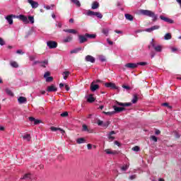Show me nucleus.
I'll use <instances>...</instances> for the list:
<instances>
[{"mask_svg": "<svg viewBox=\"0 0 181 181\" xmlns=\"http://www.w3.org/2000/svg\"><path fill=\"white\" fill-rule=\"evenodd\" d=\"M35 59H36V57H35V56H33V55L30 56V60L31 62H33V60H35Z\"/></svg>", "mask_w": 181, "mask_h": 181, "instance_id": "61", "label": "nucleus"}, {"mask_svg": "<svg viewBox=\"0 0 181 181\" xmlns=\"http://www.w3.org/2000/svg\"><path fill=\"white\" fill-rule=\"evenodd\" d=\"M122 88H125L126 90H131V88L129 86L123 85Z\"/></svg>", "mask_w": 181, "mask_h": 181, "instance_id": "59", "label": "nucleus"}, {"mask_svg": "<svg viewBox=\"0 0 181 181\" xmlns=\"http://www.w3.org/2000/svg\"><path fill=\"white\" fill-rule=\"evenodd\" d=\"M124 16L127 21H134V16L131 14L126 13Z\"/></svg>", "mask_w": 181, "mask_h": 181, "instance_id": "30", "label": "nucleus"}, {"mask_svg": "<svg viewBox=\"0 0 181 181\" xmlns=\"http://www.w3.org/2000/svg\"><path fill=\"white\" fill-rule=\"evenodd\" d=\"M28 119H29V121H30L31 122H35V120L36 119H35V117H30L28 118Z\"/></svg>", "mask_w": 181, "mask_h": 181, "instance_id": "60", "label": "nucleus"}, {"mask_svg": "<svg viewBox=\"0 0 181 181\" xmlns=\"http://www.w3.org/2000/svg\"><path fill=\"white\" fill-rule=\"evenodd\" d=\"M16 17L19 18L20 21H22L23 22H24V23H29V20H28V17H26V16L21 14Z\"/></svg>", "mask_w": 181, "mask_h": 181, "instance_id": "9", "label": "nucleus"}, {"mask_svg": "<svg viewBox=\"0 0 181 181\" xmlns=\"http://www.w3.org/2000/svg\"><path fill=\"white\" fill-rule=\"evenodd\" d=\"M108 125H110V122H106L105 123H103L102 124V127H105V128H107Z\"/></svg>", "mask_w": 181, "mask_h": 181, "instance_id": "56", "label": "nucleus"}, {"mask_svg": "<svg viewBox=\"0 0 181 181\" xmlns=\"http://www.w3.org/2000/svg\"><path fill=\"white\" fill-rule=\"evenodd\" d=\"M16 53H17L18 54H25V52H23V51H22V49H18V50L16 51Z\"/></svg>", "mask_w": 181, "mask_h": 181, "instance_id": "55", "label": "nucleus"}, {"mask_svg": "<svg viewBox=\"0 0 181 181\" xmlns=\"http://www.w3.org/2000/svg\"><path fill=\"white\" fill-rule=\"evenodd\" d=\"M85 35H86V39H95V37H97V35L95 34L86 33Z\"/></svg>", "mask_w": 181, "mask_h": 181, "instance_id": "23", "label": "nucleus"}, {"mask_svg": "<svg viewBox=\"0 0 181 181\" xmlns=\"http://www.w3.org/2000/svg\"><path fill=\"white\" fill-rule=\"evenodd\" d=\"M107 42L108 43V45H110V46H112L114 45V42L111 40H110V39H107Z\"/></svg>", "mask_w": 181, "mask_h": 181, "instance_id": "57", "label": "nucleus"}, {"mask_svg": "<svg viewBox=\"0 0 181 181\" xmlns=\"http://www.w3.org/2000/svg\"><path fill=\"white\" fill-rule=\"evenodd\" d=\"M38 124H42V120L35 119V120H34V125H38Z\"/></svg>", "mask_w": 181, "mask_h": 181, "instance_id": "44", "label": "nucleus"}, {"mask_svg": "<svg viewBox=\"0 0 181 181\" xmlns=\"http://www.w3.org/2000/svg\"><path fill=\"white\" fill-rule=\"evenodd\" d=\"M104 122L102 120H98V125H99V127H103V124Z\"/></svg>", "mask_w": 181, "mask_h": 181, "instance_id": "58", "label": "nucleus"}, {"mask_svg": "<svg viewBox=\"0 0 181 181\" xmlns=\"http://www.w3.org/2000/svg\"><path fill=\"white\" fill-rule=\"evenodd\" d=\"M137 102H138V96L136 95H134L133 99L132 100V103L133 104H136Z\"/></svg>", "mask_w": 181, "mask_h": 181, "instance_id": "36", "label": "nucleus"}, {"mask_svg": "<svg viewBox=\"0 0 181 181\" xmlns=\"http://www.w3.org/2000/svg\"><path fill=\"white\" fill-rule=\"evenodd\" d=\"M102 33H103V35H105L106 36H108V33H110V30L108 28H103L102 30Z\"/></svg>", "mask_w": 181, "mask_h": 181, "instance_id": "33", "label": "nucleus"}, {"mask_svg": "<svg viewBox=\"0 0 181 181\" xmlns=\"http://www.w3.org/2000/svg\"><path fill=\"white\" fill-rule=\"evenodd\" d=\"M151 47H153L155 52H157V53H160V52H162V49H163L162 45H157L153 39L151 40L150 45H148V49L151 50Z\"/></svg>", "mask_w": 181, "mask_h": 181, "instance_id": "2", "label": "nucleus"}, {"mask_svg": "<svg viewBox=\"0 0 181 181\" xmlns=\"http://www.w3.org/2000/svg\"><path fill=\"white\" fill-rule=\"evenodd\" d=\"M94 83H95V81H93L90 84L91 91H96L97 90H98V88H100V86L97 84H94Z\"/></svg>", "mask_w": 181, "mask_h": 181, "instance_id": "14", "label": "nucleus"}, {"mask_svg": "<svg viewBox=\"0 0 181 181\" xmlns=\"http://www.w3.org/2000/svg\"><path fill=\"white\" fill-rule=\"evenodd\" d=\"M12 18H16V16L10 15L5 17V19H6L9 25H12L13 23V20L12 19Z\"/></svg>", "mask_w": 181, "mask_h": 181, "instance_id": "10", "label": "nucleus"}, {"mask_svg": "<svg viewBox=\"0 0 181 181\" xmlns=\"http://www.w3.org/2000/svg\"><path fill=\"white\" fill-rule=\"evenodd\" d=\"M71 2H72V4H74L75 5H76V6H78V8H80V6H81V4L80 3V1H78V0H71Z\"/></svg>", "mask_w": 181, "mask_h": 181, "instance_id": "29", "label": "nucleus"}, {"mask_svg": "<svg viewBox=\"0 0 181 181\" xmlns=\"http://www.w3.org/2000/svg\"><path fill=\"white\" fill-rule=\"evenodd\" d=\"M11 67H13L14 69H18V67H19V65L18 64V62H11Z\"/></svg>", "mask_w": 181, "mask_h": 181, "instance_id": "32", "label": "nucleus"}, {"mask_svg": "<svg viewBox=\"0 0 181 181\" xmlns=\"http://www.w3.org/2000/svg\"><path fill=\"white\" fill-rule=\"evenodd\" d=\"M68 115H69V112H64L61 114V117H68Z\"/></svg>", "mask_w": 181, "mask_h": 181, "instance_id": "54", "label": "nucleus"}, {"mask_svg": "<svg viewBox=\"0 0 181 181\" xmlns=\"http://www.w3.org/2000/svg\"><path fill=\"white\" fill-rule=\"evenodd\" d=\"M115 144L117 145V146H118L119 147L121 146V143L119 142L118 141H115Z\"/></svg>", "mask_w": 181, "mask_h": 181, "instance_id": "63", "label": "nucleus"}, {"mask_svg": "<svg viewBox=\"0 0 181 181\" xmlns=\"http://www.w3.org/2000/svg\"><path fill=\"white\" fill-rule=\"evenodd\" d=\"M87 148H88V150H90V149H91V148H93V145L88 144L87 145Z\"/></svg>", "mask_w": 181, "mask_h": 181, "instance_id": "64", "label": "nucleus"}, {"mask_svg": "<svg viewBox=\"0 0 181 181\" xmlns=\"http://www.w3.org/2000/svg\"><path fill=\"white\" fill-rule=\"evenodd\" d=\"M129 168V165H124L121 168V170H122L123 172H125L126 170H128Z\"/></svg>", "mask_w": 181, "mask_h": 181, "instance_id": "40", "label": "nucleus"}, {"mask_svg": "<svg viewBox=\"0 0 181 181\" xmlns=\"http://www.w3.org/2000/svg\"><path fill=\"white\" fill-rule=\"evenodd\" d=\"M163 107H168V108H172V106L169 105V103H162Z\"/></svg>", "mask_w": 181, "mask_h": 181, "instance_id": "49", "label": "nucleus"}, {"mask_svg": "<svg viewBox=\"0 0 181 181\" xmlns=\"http://www.w3.org/2000/svg\"><path fill=\"white\" fill-rule=\"evenodd\" d=\"M47 46H48L49 49H56V47H57V42L54 41H48L47 42Z\"/></svg>", "mask_w": 181, "mask_h": 181, "instance_id": "5", "label": "nucleus"}, {"mask_svg": "<svg viewBox=\"0 0 181 181\" xmlns=\"http://www.w3.org/2000/svg\"><path fill=\"white\" fill-rule=\"evenodd\" d=\"M98 8H100V3H98V1H94L92 4L91 8L92 9H98Z\"/></svg>", "mask_w": 181, "mask_h": 181, "instance_id": "20", "label": "nucleus"}, {"mask_svg": "<svg viewBox=\"0 0 181 181\" xmlns=\"http://www.w3.org/2000/svg\"><path fill=\"white\" fill-rule=\"evenodd\" d=\"M47 91L48 93H54L57 91V88L54 85H51L50 86H48L47 88Z\"/></svg>", "mask_w": 181, "mask_h": 181, "instance_id": "12", "label": "nucleus"}, {"mask_svg": "<svg viewBox=\"0 0 181 181\" xmlns=\"http://www.w3.org/2000/svg\"><path fill=\"white\" fill-rule=\"evenodd\" d=\"M86 15L87 16H96L98 19H103V14L100 12H94L91 10H88Z\"/></svg>", "mask_w": 181, "mask_h": 181, "instance_id": "3", "label": "nucleus"}, {"mask_svg": "<svg viewBox=\"0 0 181 181\" xmlns=\"http://www.w3.org/2000/svg\"><path fill=\"white\" fill-rule=\"evenodd\" d=\"M81 50H83V48L78 47V48L71 50L70 53H71V54H73L74 53H78V52H81Z\"/></svg>", "mask_w": 181, "mask_h": 181, "instance_id": "27", "label": "nucleus"}, {"mask_svg": "<svg viewBox=\"0 0 181 181\" xmlns=\"http://www.w3.org/2000/svg\"><path fill=\"white\" fill-rule=\"evenodd\" d=\"M160 19H161V21H164V22H167V23H174L173 20L169 18L165 17L163 16H160Z\"/></svg>", "mask_w": 181, "mask_h": 181, "instance_id": "13", "label": "nucleus"}, {"mask_svg": "<svg viewBox=\"0 0 181 181\" xmlns=\"http://www.w3.org/2000/svg\"><path fill=\"white\" fill-rule=\"evenodd\" d=\"M139 13H141V15H144V16H148L149 18H152L153 22H156V21H158V15L155 14V13L152 11L140 10Z\"/></svg>", "mask_w": 181, "mask_h": 181, "instance_id": "1", "label": "nucleus"}, {"mask_svg": "<svg viewBox=\"0 0 181 181\" xmlns=\"http://www.w3.org/2000/svg\"><path fill=\"white\" fill-rule=\"evenodd\" d=\"M136 64H137V67H138L139 66H146L148 64V63H146V62H138V63H136Z\"/></svg>", "mask_w": 181, "mask_h": 181, "instance_id": "45", "label": "nucleus"}, {"mask_svg": "<svg viewBox=\"0 0 181 181\" xmlns=\"http://www.w3.org/2000/svg\"><path fill=\"white\" fill-rule=\"evenodd\" d=\"M105 152L107 154V155H117V152L116 151H110V149H106L105 150Z\"/></svg>", "mask_w": 181, "mask_h": 181, "instance_id": "26", "label": "nucleus"}, {"mask_svg": "<svg viewBox=\"0 0 181 181\" xmlns=\"http://www.w3.org/2000/svg\"><path fill=\"white\" fill-rule=\"evenodd\" d=\"M165 40H170L172 39V34L171 33H166L164 36Z\"/></svg>", "mask_w": 181, "mask_h": 181, "instance_id": "31", "label": "nucleus"}, {"mask_svg": "<svg viewBox=\"0 0 181 181\" xmlns=\"http://www.w3.org/2000/svg\"><path fill=\"white\" fill-rule=\"evenodd\" d=\"M5 45V41L4 40V39H2V37H0V46H4Z\"/></svg>", "mask_w": 181, "mask_h": 181, "instance_id": "52", "label": "nucleus"}, {"mask_svg": "<svg viewBox=\"0 0 181 181\" xmlns=\"http://www.w3.org/2000/svg\"><path fill=\"white\" fill-rule=\"evenodd\" d=\"M116 104L117 105H119L120 107H129V106L132 105V103H119L117 101H116Z\"/></svg>", "mask_w": 181, "mask_h": 181, "instance_id": "17", "label": "nucleus"}, {"mask_svg": "<svg viewBox=\"0 0 181 181\" xmlns=\"http://www.w3.org/2000/svg\"><path fill=\"white\" fill-rule=\"evenodd\" d=\"M23 139H25V141H28V142H29L31 139L30 137V134H25L23 136Z\"/></svg>", "mask_w": 181, "mask_h": 181, "instance_id": "35", "label": "nucleus"}, {"mask_svg": "<svg viewBox=\"0 0 181 181\" xmlns=\"http://www.w3.org/2000/svg\"><path fill=\"white\" fill-rule=\"evenodd\" d=\"M78 37L79 43L81 44L86 43V42H87V37L86 36V34L84 35H79Z\"/></svg>", "mask_w": 181, "mask_h": 181, "instance_id": "11", "label": "nucleus"}, {"mask_svg": "<svg viewBox=\"0 0 181 181\" xmlns=\"http://www.w3.org/2000/svg\"><path fill=\"white\" fill-rule=\"evenodd\" d=\"M19 104H26L28 103V99L25 97L21 96L18 98Z\"/></svg>", "mask_w": 181, "mask_h": 181, "instance_id": "16", "label": "nucleus"}, {"mask_svg": "<svg viewBox=\"0 0 181 181\" xmlns=\"http://www.w3.org/2000/svg\"><path fill=\"white\" fill-rule=\"evenodd\" d=\"M85 62H88L90 63H95V58L91 55H87L85 57Z\"/></svg>", "mask_w": 181, "mask_h": 181, "instance_id": "7", "label": "nucleus"}, {"mask_svg": "<svg viewBox=\"0 0 181 181\" xmlns=\"http://www.w3.org/2000/svg\"><path fill=\"white\" fill-rule=\"evenodd\" d=\"M71 40H73V36L69 35V36L66 37V38H64L63 40V42L64 43H69V42H71Z\"/></svg>", "mask_w": 181, "mask_h": 181, "instance_id": "24", "label": "nucleus"}, {"mask_svg": "<svg viewBox=\"0 0 181 181\" xmlns=\"http://www.w3.org/2000/svg\"><path fill=\"white\" fill-rule=\"evenodd\" d=\"M156 53L155 52V51H151L150 52V56L151 59H153V57H155Z\"/></svg>", "mask_w": 181, "mask_h": 181, "instance_id": "46", "label": "nucleus"}, {"mask_svg": "<svg viewBox=\"0 0 181 181\" xmlns=\"http://www.w3.org/2000/svg\"><path fill=\"white\" fill-rule=\"evenodd\" d=\"M59 129H60L54 127H51V131H52L53 132H56V131H59Z\"/></svg>", "mask_w": 181, "mask_h": 181, "instance_id": "53", "label": "nucleus"}, {"mask_svg": "<svg viewBox=\"0 0 181 181\" xmlns=\"http://www.w3.org/2000/svg\"><path fill=\"white\" fill-rule=\"evenodd\" d=\"M62 76L64 77V80H67V77L70 76V71H65L62 73Z\"/></svg>", "mask_w": 181, "mask_h": 181, "instance_id": "25", "label": "nucleus"}, {"mask_svg": "<svg viewBox=\"0 0 181 181\" xmlns=\"http://www.w3.org/2000/svg\"><path fill=\"white\" fill-rule=\"evenodd\" d=\"M28 21L32 24L35 23V18L32 16H28Z\"/></svg>", "mask_w": 181, "mask_h": 181, "instance_id": "39", "label": "nucleus"}, {"mask_svg": "<svg viewBox=\"0 0 181 181\" xmlns=\"http://www.w3.org/2000/svg\"><path fill=\"white\" fill-rule=\"evenodd\" d=\"M45 80H46L47 83H50V82L53 81V77L48 76V77L45 78Z\"/></svg>", "mask_w": 181, "mask_h": 181, "instance_id": "42", "label": "nucleus"}, {"mask_svg": "<svg viewBox=\"0 0 181 181\" xmlns=\"http://www.w3.org/2000/svg\"><path fill=\"white\" fill-rule=\"evenodd\" d=\"M115 131H112L108 134L107 136H108L109 141H114V139H115V137L112 136V135H115Z\"/></svg>", "mask_w": 181, "mask_h": 181, "instance_id": "18", "label": "nucleus"}, {"mask_svg": "<svg viewBox=\"0 0 181 181\" xmlns=\"http://www.w3.org/2000/svg\"><path fill=\"white\" fill-rule=\"evenodd\" d=\"M47 63H48V62L46 61V60L44 61V62H40L41 66H42V67H46V65H47Z\"/></svg>", "mask_w": 181, "mask_h": 181, "instance_id": "43", "label": "nucleus"}, {"mask_svg": "<svg viewBox=\"0 0 181 181\" xmlns=\"http://www.w3.org/2000/svg\"><path fill=\"white\" fill-rule=\"evenodd\" d=\"M105 86H106L107 88H112V90H118V87L115 86V83H105Z\"/></svg>", "mask_w": 181, "mask_h": 181, "instance_id": "6", "label": "nucleus"}, {"mask_svg": "<svg viewBox=\"0 0 181 181\" xmlns=\"http://www.w3.org/2000/svg\"><path fill=\"white\" fill-rule=\"evenodd\" d=\"M151 139L153 141V142H158V137L156 136H151Z\"/></svg>", "mask_w": 181, "mask_h": 181, "instance_id": "47", "label": "nucleus"}, {"mask_svg": "<svg viewBox=\"0 0 181 181\" xmlns=\"http://www.w3.org/2000/svg\"><path fill=\"white\" fill-rule=\"evenodd\" d=\"M86 98L88 103H94V101H95V98L93 97V94L89 95Z\"/></svg>", "mask_w": 181, "mask_h": 181, "instance_id": "22", "label": "nucleus"}, {"mask_svg": "<svg viewBox=\"0 0 181 181\" xmlns=\"http://www.w3.org/2000/svg\"><path fill=\"white\" fill-rule=\"evenodd\" d=\"M82 131L83 132H88V134H93L94 132V129L88 128V127L86 124L82 125Z\"/></svg>", "mask_w": 181, "mask_h": 181, "instance_id": "4", "label": "nucleus"}, {"mask_svg": "<svg viewBox=\"0 0 181 181\" xmlns=\"http://www.w3.org/2000/svg\"><path fill=\"white\" fill-rule=\"evenodd\" d=\"M6 94H8V95H10L11 97H13V93L12 92V90H11V89L6 88Z\"/></svg>", "mask_w": 181, "mask_h": 181, "instance_id": "37", "label": "nucleus"}, {"mask_svg": "<svg viewBox=\"0 0 181 181\" xmlns=\"http://www.w3.org/2000/svg\"><path fill=\"white\" fill-rule=\"evenodd\" d=\"M127 69H136L138 64L136 63H127L124 65Z\"/></svg>", "mask_w": 181, "mask_h": 181, "instance_id": "8", "label": "nucleus"}, {"mask_svg": "<svg viewBox=\"0 0 181 181\" xmlns=\"http://www.w3.org/2000/svg\"><path fill=\"white\" fill-rule=\"evenodd\" d=\"M160 27L159 25H154L150 28H146L145 30V32H148V33H151V32H153V30H158Z\"/></svg>", "mask_w": 181, "mask_h": 181, "instance_id": "15", "label": "nucleus"}, {"mask_svg": "<svg viewBox=\"0 0 181 181\" xmlns=\"http://www.w3.org/2000/svg\"><path fill=\"white\" fill-rule=\"evenodd\" d=\"M30 5H31L32 8L35 9L37 8V6H39V3H37V1H33L32 3H30Z\"/></svg>", "mask_w": 181, "mask_h": 181, "instance_id": "28", "label": "nucleus"}, {"mask_svg": "<svg viewBox=\"0 0 181 181\" xmlns=\"http://www.w3.org/2000/svg\"><path fill=\"white\" fill-rule=\"evenodd\" d=\"M21 179H24L25 180H30V174H25Z\"/></svg>", "mask_w": 181, "mask_h": 181, "instance_id": "38", "label": "nucleus"}, {"mask_svg": "<svg viewBox=\"0 0 181 181\" xmlns=\"http://www.w3.org/2000/svg\"><path fill=\"white\" fill-rule=\"evenodd\" d=\"M49 76H50V72L49 71H47L44 74V78H47V77H49Z\"/></svg>", "mask_w": 181, "mask_h": 181, "instance_id": "50", "label": "nucleus"}, {"mask_svg": "<svg viewBox=\"0 0 181 181\" xmlns=\"http://www.w3.org/2000/svg\"><path fill=\"white\" fill-rule=\"evenodd\" d=\"M86 142V139L84 138H79L77 139L76 143L77 144H84Z\"/></svg>", "mask_w": 181, "mask_h": 181, "instance_id": "34", "label": "nucleus"}, {"mask_svg": "<svg viewBox=\"0 0 181 181\" xmlns=\"http://www.w3.org/2000/svg\"><path fill=\"white\" fill-rule=\"evenodd\" d=\"M132 151H134L135 152H139V146H136L132 148Z\"/></svg>", "mask_w": 181, "mask_h": 181, "instance_id": "48", "label": "nucleus"}, {"mask_svg": "<svg viewBox=\"0 0 181 181\" xmlns=\"http://www.w3.org/2000/svg\"><path fill=\"white\" fill-rule=\"evenodd\" d=\"M113 108L115 110V112H122V111H125L124 107H118L116 105H114Z\"/></svg>", "mask_w": 181, "mask_h": 181, "instance_id": "19", "label": "nucleus"}, {"mask_svg": "<svg viewBox=\"0 0 181 181\" xmlns=\"http://www.w3.org/2000/svg\"><path fill=\"white\" fill-rule=\"evenodd\" d=\"M64 32H66V33H72L73 35H76L77 30L74 29H66L64 30Z\"/></svg>", "mask_w": 181, "mask_h": 181, "instance_id": "21", "label": "nucleus"}, {"mask_svg": "<svg viewBox=\"0 0 181 181\" xmlns=\"http://www.w3.org/2000/svg\"><path fill=\"white\" fill-rule=\"evenodd\" d=\"M106 115H114V114H115V111L112 112H104Z\"/></svg>", "mask_w": 181, "mask_h": 181, "instance_id": "51", "label": "nucleus"}, {"mask_svg": "<svg viewBox=\"0 0 181 181\" xmlns=\"http://www.w3.org/2000/svg\"><path fill=\"white\" fill-rule=\"evenodd\" d=\"M99 60H100V62H102V63L104 62H107V59H105L104 55L99 56Z\"/></svg>", "mask_w": 181, "mask_h": 181, "instance_id": "41", "label": "nucleus"}, {"mask_svg": "<svg viewBox=\"0 0 181 181\" xmlns=\"http://www.w3.org/2000/svg\"><path fill=\"white\" fill-rule=\"evenodd\" d=\"M171 51L173 52V53H175V52H177V48H176V47H172V48H171Z\"/></svg>", "mask_w": 181, "mask_h": 181, "instance_id": "62", "label": "nucleus"}]
</instances>
